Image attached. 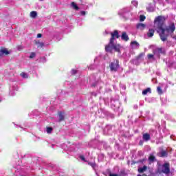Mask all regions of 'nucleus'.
I'll list each match as a JSON object with an SVG mask.
<instances>
[{"mask_svg":"<svg viewBox=\"0 0 176 176\" xmlns=\"http://www.w3.org/2000/svg\"><path fill=\"white\" fill-rule=\"evenodd\" d=\"M156 161V157L155 156H153V155H151L148 157V162L151 163H153V162Z\"/></svg>","mask_w":176,"mask_h":176,"instance_id":"17","label":"nucleus"},{"mask_svg":"<svg viewBox=\"0 0 176 176\" xmlns=\"http://www.w3.org/2000/svg\"><path fill=\"white\" fill-rule=\"evenodd\" d=\"M37 38H42V34H41V33L38 34Z\"/></svg>","mask_w":176,"mask_h":176,"instance_id":"42","label":"nucleus"},{"mask_svg":"<svg viewBox=\"0 0 176 176\" xmlns=\"http://www.w3.org/2000/svg\"><path fill=\"white\" fill-rule=\"evenodd\" d=\"M38 16V13L36 11H32L30 12V17H32V19H35Z\"/></svg>","mask_w":176,"mask_h":176,"instance_id":"22","label":"nucleus"},{"mask_svg":"<svg viewBox=\"0 0 176 176\" xmlns=\"http://www.w3.org/2000/svg\"><path fill=\"white\" fill-rule=\"evenodd\" d=\"M51 146H52V148H54L56 146V145L55 144H52Z\"/></svg>","mask_w":176,"mask_h":176,"instance_id":"43","label":"nucleus"},{"mask_svg":"<svg viewBox=\"0 0 176 176\" xmlns=\"http://www.w3.org/2000/svg\"><path fill=\"white\" fill-rule=\"evenodd\" d=\"M110 34L111 37L109 44L105 46V50L109 53H112V50L119 53V52H120V45L116 43V39H119V38H120L119 32L118 30H114L113 32H110Z\"/></svg>","mask_w":176,"mask_h":176,"instance_id":"2","label":"nucleus"},{"mask_svg":"<svg viewBox=\"0 0 176 176\" xmlns=\"http://www.w3.org/2000/svg\"><path fill=\"white\" fill-rule=\"evenodd\" d=\"M169 84L171 85V82H169Z\"/></svg>","mask_w":176,"mask_h":176,"instance_id":"50","label":"nucleus"},{"mask_svg":"<svg viewBox=\"0 0 176 176\" xmlns=\"http://www.w3.org/2000/svg\"><path fill=\"white\" fill-rule=\"evenodd\" d=\"M111 131L112 126L111 125H108L104 129V134H106V135H109Z\"/></svg>","mask_w":176,"mask_h":176,"instance_id":"7","label":"nucleus"},{"mask_svg":"<svg viewBox=\"0 0 176 176\" xmlns=\"http://www.w3.org/2000/svg\"><path fill=\"white\" fill-rule=\"evenodd\" d=\"M111 107L114 111H118V109H119V107H120V105H119V101L111 100Z\"/></svg>","mask_w":176,"mask_h":176,"instance_id":"6","label":"nucleus"},{"mask_svg":"<svg viewBox=\"0 0 176 176\" xmlns=\"http://www.w3.org/2000/svg\"><path fill=\"white\" fill-rule=\"evenodd\" d=\"M166 131H167V129H164V133H166Z\"/></svg>","mask_w":176,"mask_h":176,"instance_id":"44","label":"nucleus"},{"mask_svg":"<svg viewBox=\"0 0 176 176\" xmlns=\"http://www.w3.org/2000/svg\"><path fill=\"white\" fill-rule=\"evenodd\" d=\"M148 93H149V94L152 93V91H151V88H147L142 91L143 96H146V94H148Z\"/></svg>","mask_w":176,"mask_h":176,"instance_id":"18","label":"nucleus"},{"mask_svg":"<svg viewBox=\"0 0 176 176\" xmlns=\"http://www.w3.org/2000/svg\"><path fill=\"white\" fill-rule=\"evenodd\" d=\"M143 140L144 141H149L151 140V135L148 133H144L143 135Z\"/></svg>","mask_w":176,"mask_h":176,"instance_id":"16","label":"nucleus"},{"mask_svg":"<svg viewBox=\"0 0 176 176\" xmlns=\"http://www.w3.org/2000/svg\"><path fill=\"white\" fill-rule=\"evenodd\" d=\"M131 3L133 5V6H135V8L138 6V1H132Z\"/></svg>","mask_w":176,"mask_h":176,"instance_id":"32","label":"nucleus"},{"mask_svg":"<svg viewBox=\"0 0 176 176\" xmlns=\"http://www.w3.org/2000/svg\"><path fill=\"white\" fill-rule=\"evenodd\" d=\"M120 67V65H119V60L118 59L114 60L109 64V68L111 72H117Z\"/></svg>","mask_w":176,"mask_h":176,"instance_id":"3","label":"nucleus"},{"mask_svg":"<svg viewBox=\"0 0 176 176\" xmlns=\"http://www.w3.org/2000/svg\"><path fill=\"white\" fill-rule=\"evenodd\" d=\"M146 9H147L148 12H154L155 11V8L151 3L148 4Z\"/></svg>","mask_w":176,"mask_h":176,"instance_id":"19","label":"nucleus"},{"mask_svg":"<svg viewBox=\"0 0 176 176\" xmlns=\"http://www.w3.org/2000/svg\"><path fill=\"white\" fill-rule=\"evenodd\" d=\"M153 35H155V30L149 29L148 32L147 33V36H148V38H152V36H153Z\"/></svg>","mask_w":176,"mask_h":176,"instance_id":"14","label":"nucleus"},{"mask_svg":"<svg viewBox=\"0 0 176 176\" xmlns=\"http://www.w3.org/2000/svg\"><path fill=\"white\" fill-rule=\"evenodd\" d=\"M126 13H127V12H126V9H124V10L119 11L118 14H120V16H124V14H126Z\"/></svg>","mask_w":176,"mask_h":176,"instance_id":"25","label":"nucleus"},{"mask_svg":"<svg viewBox=\"0 0 176 176\" xmlns=\"http://www.w3.org/2000/svg\"><path fill=\"white\" fill-rule=\"evenodd\" d=\"M8 54H9V51L6 48L0 50V57H2L3 55L8 56Z\"/></svg>","mask_w":176,"mask_h":176,"instance_id":"11","label":"nucleus"},{"mask_svg":"<svg viewBox=\"0 0 176 176\" xmlns=\"http://www.w3.org/2000/svg\"><path fill=\"white\" fill-rule=\"evenodd\" d=\"M146 168H147L146 166H144L142 168H138V173H142L144 171H146Z\"/></svg>","mask_w":176,"mask_h":176,"instance_id":"21","label":"nucleus"},{"mask_svg":"<svg viewBox=\"0 0 176 176\" xmlns=\"http://www.w3.org/2000/svg\"><path fill=\"white\" fill-rule=\"evenodd\" d=\"M58 115L59 122H63L65 118L64 113L60 111V112H58Z\"/></svg>","mask_w":176,"mask_h":176,"instance_id":"15","label":"nucleus"},{"mask_svg":"<svg viewBox=\"0 0 176 176\" xmlns=\"http://www.w3.org/2000/svg\"><path fill=\"white\" fill-rule=\"evenodd\" d=\"M36 56V54L35 52H31L30 56H29V58H34Z\"/></svg>","mask_w":176,"mask_h":176,"instance_id":"31","label":"nucleus"},{"mask_svg":"<svg viewBox=\"0 0 176 176\" xmlns=\"http://www.w3.org/2000/svg\"><path fill=\"white\" fill-rule=\"evenodd\" d=\"M161 171L166 175L170 174V164L164 163L161 167Z\"/></svg>","mask_w":176,"mask_h":176,"instance_id":"4","label":"nucleus"},{"mask_svg":"<svg viewBox=\"0 0 176 176\" xmlns=\"http://www.w3.org/2000/svg\"><path fill=\"white\" fill-rule=\"evenodd\" d=\"M146 17L144 15H140V21H145Z\"/></svg>","mask_w":176,"mask_h":176,"instance_id":"30","label":"nucleus"},{"mask_svg":"<svg viewBox=\"0 0 176 176\" xmlns=\"http://www.w3.org/2000/svg\"><path fill=\"white\" fill-rule=\"evenodd\" d=\"M155 27L157 28L158 32L160 33V37L162 42H166L167 38H168V34H173L175 31V25L171 23L166 28H163L164 25V19L162 16H158L155 19L154 21Z\"/></svg>","mask_w":176,"mask_h":176,"instance_id":"1","label":"nucleus"},{"mask_svg":"<svg viewBox=\"0 0 176 176\" xmlns=\"http://www.w3.org/2000/svg\"><path fill=\"white\" fill-rule=\"evenodd\" d=\"M106 34H108V32L107 31H105Z\"/></svg>","mask_w":176,"mask_h":176,"instance_id":"49","label":"nucleus"},{"mask_svg":"<svg viewBox=\"0 0 176 176\" xmlns=\"http://www.w3.org/2000/svg\"><path fill=\"white\" fill-rule=\"evenodd\" d=\"M157 91L159 94H163V91L162 90V88L160 87H157Z\"/></svg>","mask_w":176,"mask_h":176,"instance_id":"29","label":"nucleus"},{"mask_svg":"<svg viewBox=\"0 0 176 176\" xmlns=\"http://www.w3.org/2000/svg\"><path fill=\"white\" fill-rule=\"evenodd\" d=\"M80 14H81V16H86V12L85 11H81Z\"/></svg>","mask_w":176,"mask_h":176,"instance_id":"36","label":"nucleus"},{"mask_svg":"<svg viewBox=\"0 0 176 176\" xmlns=\"http://www.w3.org/2000/svg\"><path fill=\"white\" fill-rule=\"evenodd\" d=\"M21 76L22 78H28V75L26 73H24V72L21 74Z\"/></svg>","mask_w":176,"mask_h":176,"instance_id":"33","label":"nucleus"},{"mask_svg":"<svg viewBox=\"0 0 176 176\" xmlns=\"http://www.w3.org/2000/svg\"><path fill=\"white\" fill-rule=\"evenodd\" d=\"M146 27V25L144 24V23H138L136 25V28H138V30H145Z\"/></svg>","mask_w":176,"mask_h":176,"instance_id":"13","label":"nucleus"},{"mask_svg":"<svg viewBox=\"0 0 176 176\" xmlns=\"http://www.w3.org/2000/svg\"><path fill=\"white\" fill-rule=\"evenodd\" d=\"M173 39H175V41H176V36H173Z\"/></svg>","mask_w":176,"mask_h":176,"instance_id":"45","label":"nucleus"},{"mask_svg":"<svg viewBox=\"0 0 176 176\" xmlns=\"http://www.w3.org/2000/svg\"><path fill=\"white\" fill-rule=\"evenodd\" d=\"M158 156H160V157H167V156H168V153L167 152V151L162 150L160 151V153H158Z\"/></svg>","mask_w":176,"mask_h":176,"instance_id":"8","label":"nucleus"},{"mask_svg":"<svg viewBox=\"0 0 176 176\" xmlns=\"http://www.w3.org/2000/svg\"><path fill=\"white\" fill-rule=\"evenodd\" d=\"M170 138L171 140H173V141H176V137L174 135H170Z\"/></svg>","mask_w":176,"mask_h":176,"instance_id":"39","label":"nucleus"},{"mask_svg":"<svg viewBox=\"0 0 176 176\" xmlns=\"http://www.w3.org/2000/svg\"><path fill=\"white\" fill-rule=\"evenodd\" d=\"M98 83H100L99 82H96L95 83L92 84L91 86L92 87H95V86H97V85H98Z\"/></svg>","mask_w":176,"mask_h":176,"instance_id":"38","label":"nucleus"},{"mask_svg":"<svg viewBox=\"0 0 176 176\" xmlns=\"http://www.w3.org/2000/svg\"><path fill=\"white\" fill-rule=\"evenodd\" d=\"M17 49H18V50H22L23 46L22 45H18Z\"/></svg>","mask_w":176,"mask_h":176,"instance_id":"40","label":"nucleus"},{"mask_svg":"<svg viewBox=\"0 0 176 176\" xmlns=\"http://www.w3.org/2000/svg\"><path fill=\"white\" fill-rule=\"evenodd\" d=\"M78 72V71L76 69H72L71 71V74L72 75H75V74H76Z\"/></svg>","mask_w":176,"mask_h":176,"instance_id":"35","label":"nucleus"},{"mask_svg":"<svg viewBox=\"0 0 176 176\" xmlns=\"http://www.w3.org/2000/svg\"><path fill=\"white\" fill-rule=\"evenodd\" d=\"M79 157H80V160H82V162H86V158H85V156L80 155Z\"/></svg>","mask_w":176,"mask_h":176,"instance_id":"34","label":"nucleus"},{"mask_svg":"<svg viewBox=\"0 0 176 176\" xmlns=\"http://www.w3.org/2000/svg\"><path fill=\"white\" fill-rule=\"evenodd\" d=\"M16 170H15L16 171V174H19V175L21 176H36L35 175H27V174H22L21 173H20V168H19V166H17L16 168Z\"/></svg>","mask_w":176,"mask_h":176,"instance_id":"12","label":"nucleus"},{"mask_svg":"<svg viewBox=\"0 0 176 176\" xmlns=\"http://www.w3.org/2000/svg\"><path fill=\"white\" fill-rule=\"evenodd\" d=\"M88 164L89 166H91V167H92V168H94V170L97 168V164H96V163L94 162H89Z\"/></svg>","mask_w":176,"mask_h":176,"instance_id":"24","label":"nucleus"},{"mask_svg":"<svg viewBox=\"0 0 176 176\" xmlns=\"http://www.w3.org/2000/svg\"><path fill=\"white\" fill-rule=\"evenodd\" d=\"M121 39L122 41H124L125 42H127V41H129V39L130 38H129V36L127 35V33L126 32H122Z\"/></svg>","mask_w":176,"mask_h":176,"instance_id":"9","label":"nucleus"},{"mask_svg":"<svg viewBox=\"0 0 176 176\" xmlns=\"http://www.w3.org/2000/svg\"><path fill=\"white\" fill-rule=\"evenodd\" d=\"M72 6L74 8V9H75V10H79V7L74 2L72 3Z\"/></svg>","mask_w":176,"mask_h":176,"instance_id":"26","label":"nucleus"},{"mask_svg":"<svg viewBox=\"0 0 176 176\" xmlns=\"http://www.w3.org/2000/svg\"><path fill=\"white\" fill-rule=\"evenodd\" d=\"M39 1H43V0H39Z\"/></svg>","mask_w":176,"mask_h":176,"instance_id":"51","label":"nucleus"},{"mask_svg":"<svg viewBox=\"0 0 176 176\" xmlns=\"http://www.w3.org/2000/svg\"><path fill=\"white\" fill-rule=\"evenodd\" d=\"M35 44L37 45V47H43V46H45L43 43L39 42L38 41H36Z\"/></svg>","mask_w":176,"mask_h":176,"instance_id":"20","label":"nucleus"},{"mask_svg":"<svg viewBox=\"0 0 176 176\" xmlns=\"http://www.w3.org/2000/svg\"><path fill=\"white\" fill-rule=\"evenodd\" d=\"M160 53H162V49H158L157 54L155 53V56H157L158 58H160Z\"/></svg>","mask_w":176,"mask_h":176,"instance_id":"27","label":"nucleus"},{"mask_svg":"<svg viewBox=\"0 0 176 176\" xmlns=\"http://www.w3.org/2000/svg\"><path fill=\"white\" fill-rule=\"evenodd\" d=\"M109 176H120V175L118 174H115V173H110Z\"/></svg>","mask_w":176,"mask_h":176,"instance_id":"41","label":"nucleus"},{"mask_svg":"<svg viewBox=\"0 0 176 176\" xmlns=\"http://www.w3.org/2000/svg\"><path fill=\"white\" fill-rule=\"evenodd\" d=\"M1 100H0V102H1Z\"/></svg>","mask_w":176,"mask_h":176,"instance_id":"52","label":"nucleus"},{"mask_svg":"<svg viewBox=\"0 0 176 176\" xmlns=\"http://www.w3.org/2000/svg\"><path fill=\"white\" fill-rule=\"evenodd\" d=\"M23 168H21V171H23Z\"/></svg>","mask_w":176,"mask_h":176,"instance_id":"48","label":"nucleus"},{"mask_svg":"<svg viewBox=\"0 0 176 176\" xmlns=\"http://www.w3.org/2000/svg\"><path fill=\"white\" fill-rule=\"evenodd\" d=\"M138 176H142V175H138Z\"/></svg>","mask_w":176,"mask_h":176,"instance_id":"47","label":"nucleus"},{"mask_svg":"<svg viewBox=\"0 0 176 176\" xmlns=\"http://www.w3.org/2000/svg\"><path fill=\"white\" fill-rule=\"evenodd\" d=\"M131 46L132 49H139L140 43H138V42H137V41H132L131 43Z\"/></svg>","mask_w":176,"mask_h":176,"instance_id":"10","label":"nucleus"},{"mask_svg":"<svg viewBox=\"0 0 176 176\" xmlns=\"http://www.w3.org/2000/svg\"><path fill=\"white\" fill-rule=\"evenodd\" d=\"M17 90H19V87L16 85H13L12 87H10L9 92L10 96H11V97L15 96L16 91H17Z\"/></svg>","mask_w":176,"mask_h":176,"instance_id":"5","label":"nucleus"},{"mask_svg":"<svg viewBox=\"0 0 176 176\" xmlns=\"http://www.w3.org/2000/svg\"><path fill=\"white\" fill-rule=\"evenodd\" d=\"M147 57L148 60H155V56H153V54H148Z\"/></svg>","mask_w":176,"mask_h":176,"instance_id":"28","label":"nucleus"},{"mask_svg":"<svg viewBox=\"0 0 176 176\" xmlns=\"http://www.w3.org/2000/svg\"><path fill=\"white\" fill-rule=\"evenodd\" d=\"M16 127H20V126L16 125Z\"/></svg>","mask_w":176,"mask_h":176,"instance_id":"46","label":"nucleus"},{"mask_svg":"<svg viewBox=\"0 0 176 176\" xmlns=\"http://www.w3.org/2000/svg\"><path fill=\"white\" fill-rule=\"evenodd\" d=\"M53 131V128L50 126H47L46 127V133L47 134H52V132Z\"/></svg>","mask_w":176,"mask_h":176,"instance_id":"23","label":"nucleus"},{"mask_svg":"<svg viewBox=\"0 0 176 176\" xmlns=\"http://www.w3.org/2000/svg\"><path fill=\"white\" fill-rule=\"evenodd\" d=\"M94 68H95L94 65H90V66L89 67V69H94Z\"/></svg>","mask_w":176,"mask_h":176,"instance_id":"37","label":"nucleus"}]
</instances>
